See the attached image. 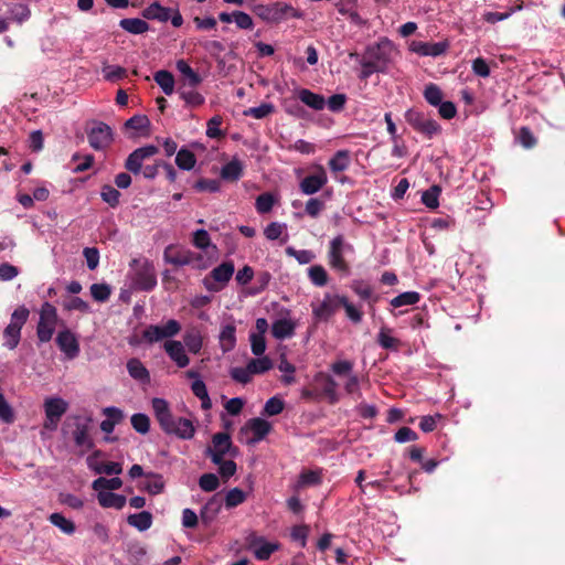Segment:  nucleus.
Instances as JSON below:
<instances>
[{"mask_svg": "<svg viewBox=\"0 0 565 565\" xmlns=\"http://www.w3.org/2000/svg\"><path fill=\"white\" fill-rule=\"evenodd\" d=\"M350 254H354V247L342 235H338L330 241L328 263L333 270L349 275L350 264L345 257Z\"/></svg>", "mask_w": 565, "mask_h": 565, "instance_id": "f257e3e1", "label": "nucleus"}, {"mask_svg": "<svg viewBox=\"0 0 565 565\" xmlns=\"http://www.w3.org/2000/svg\"><path fill=\"white\" fill-rule=\"evenodd\" d=\"M257 15L266 22L278 23L288 18L302 19L303 13L290 4L275 2L268 6H258Z\"/></svg>", "mask_w": 565, "mask_h": 565, "instance_id": "f03ea898", "label": "nucleus"}, {"mask_svg": "<svg viewBox=\"0 0 565 565\" xmlns=\"http://www.w3.org/2000/svg\"><path fill=\"white\" fill-rule=\"evenodd\" d=\"M342 297L338 294L326 292L322 299H315L310 307L316 322L329 321L341 308Z\"/></svg>", "mask_w": 565, "mask_h": 565, "instance_id": "7ed1b4c3", "label": "nucleus"}, {"mask_svg": "<svg viewBox=\"0 0 565 565\" xmlns=\"http://www.w3.org/2000/svg\"><path fill=\"white\" fill-rule=\"evenodd\" d=\"M132 269V282L136 288L149 291L157 285V275L152 263L147 259H134L130 264Z\"/></svg>", "mask_w": 565, "mask_h": 565, "instance_id": "20e7f679", "label": "nucleus"}, {"mask_svg": "<svg viewBox=\"0 0 565 565\" xmlns=\"http://www.w3.org/2000/svg\"><path fill=\"white\" fill-rule=\"evenodd\" d=\"M30 311L24 306L17 308L10 319V323L3 331L4 347L13 350L18 347L21 338V329L29 318Z\"/></svg>", "mask_w": 565, "mask_h": 565, "instance_id": "39448f33", "label": "nucleus"}, {"mask_svg": "<svg viewBox=\"0 0 565 565\" xmlns=\"http://www.w3.org/2000/svg\"><path fill=\"white\" fill-rule=\"evenodd\" d=\"M57 321L56 308L50 302H44L40 309V319L36 327V335L41 342H49L52 339Z\"/></svg>", "mask_w": 565, "mask_h": 565, "instance_id": "423d86ee", "label": "nucleus"}, {"mask_svg": "<svg viewBox=\"0 0 565 565\" xmlns=\"http://www.w3.org/2000/svg\"><path fill=\"white\" fill-rule=\"evenodd\" d=\"M394 54V44L387 39H382L376 44L370 45L365 52V56L384 72L392 62Z\"/></svg>", "mask_w": 565, "mask_h": 565, "instance_id": "0eeeda50", "label": "nucleus"}, {"mask_svg": "<svg viewBox=\"0 0 565 565\" xmlns=\"http://www.w3.org/2000/svg\"><path fill=\"white\" fill-rule=\"evenodd\" d=\"M235 271L234 265L231 262H225L215 267L210 275L205 276L202 280L203 286L211 292L221 291L232 278Z\"/></svg>", "mask_w": 565, "mask_h": 565, "instance_id": "6e6552de", "label": "nucleus"}, {"mask_svg": "<svg viewBox=\"0 0 565 565\" xmlns=\"http://www.w3.org/2000/svg\"><path fill=\"white\" fill-rule=\"evenodd\" d=\"M181 331V324L174 319H169L163 324H150L142 331V338L149 343H156L163 339L171 340Z\"/></svg>", "mask_w": 565, "mask_h": 565, "instance_id": "1a4fd4ad", "label": "nucleus"}, {"mask_svg": "<svg viewBox=\"0 0 565 565\" xmlns=\"http://www.w3.org/2000/svg\"><path fill=\"white\" fill-rule=\"evenodd\" d=\"M248 550L257 561H267L280 548V544L275 541H267L266 537L250 532L246 537Z\"/></svg>", "mask_w": 565, "mask_h": 565, "instance_id": "9d476101", "label": "nucleus"}, {"mask_svg": "<svg viewBox=\"0 0 565 565\" xmlns=\"http://www.w3.org/2000/svg\"><path fill=\"white\" fill-rule=\"evenodd\" d=\"M236 448L233 447L231 437L226 433H217L212 437V444L206 449V455L213 463H220L226 456L234 457Z\"/></svg>", "mask_w": 565, "mask_h": 565, "instance_id": "9b49d317", "label": "nucleus"}, {"mask_svg": "<svg viewBox=\"0 0 565 565\" xmlns=\"http://www.w3.org/2000/svg\"><path fill=\"white\" fill-rule=\"evenodd\" d=\"M43 407L45 413L44 428L55 430L61 418L68 409V403L62 397H47Z\"/></svg>", "mask_w": 565, "mask_h": 565, "instance_id": "f8f14e48", "label": "nucleus"}, {"mask_svg": "<svg viewBox=\"0 0 565 565\" xmlns=\"http://www.w3.org/2000/svg\"><path fill=\"white\" fill-rule=\"evenodd\" d=\"M271 425L267 420L255 417L246 422L241 428L239 435L248 445H254L263 440L270 431Z\"/></svg>", "mask_w": 565, "mask_h": 565, "instance_id": "ddd939ff", "label": "nucleus"}, {"mask_svg": "<svg viewBox=\"0 0 565 565\" xmlns=\"http://www.w3.org/2000/svg\"><path fill=\"white\" fill-rule=\"evenodd\" d=\"M405 119L415 130L428 138H433L439 134L441 129L436 120L426 117L423 113L416 109H408L405 113Z\"/></svg>", "mask_w": 565, "mask_h": 565, "instance_id": "4468645a", "label": "nucleus"}, {"mask_svg": "<svg viewBox=\"0 0 565 565\" xmlns=\"http://www.w3.org/2000/svg\"><path fill=\"white\" fill-rule=\"evenodd\" d=\"M87 138L92 148L103 150L113 141V131L104 122H94L93 127L87 131Z\"/></svg>", "mask_w": 565, "mask_h": 565, "instance_id": "2eb2a0df", "label": "nucleus"}, {"mask_svg": "<svg viewBox=\"0 0 565 565\" xmlns=\"http://www.w3.org/2000/svg\"><path fill=\"white\" fill-rule=\"evenodd\" d=\"M158 148L152 145H148L134 150L125 162V168L134 174L140 173L143 161L158 153Z\"/></svg>", "mask_w": 565, "mask_h": 565, "instance_id": "dca6fc26", "label": "nucleus"}, {"mask_svg": "<svg viewBox=\"0 0 565 565\" xmlns=\"http://www.w3.org/2000/svg\"><path fill=\"white\" fill-rule=\"evenodd\" d=\"M162 430L181 439H191L195 434V427L191 419L175 418L174 416L163 426Z\"/></svg>", "mask_w": 565, "mask_h": 565, "instance_id": "f3484780", "label": "nucleus"}, {"mask_svg": "<svg viewBox=\"0 0 565 565\" xmlns=\"http://www.w3.org/2000/svg\"><path fill=\"white\" fill-rule=\"evenodd\" d=\"M328 182V175L322 166H318L316 172L303 178L299 184L301 192L312 195L319 192Z\"/></svg>", "mask_w": 565, "mask_h": 565, "instance_id": "a211bd4d", "label": "nucleus"}, {"mask_svg": "<svg viewBox=\"0 0 565 565\" xmlns=\"http://www.w3.org/2000/svg\"><path fill=\"white\" fill-rule=\"evenodd\" d=\"M76 419L77 422L73 431L75 445L85 451L90 450L94 446V443L89 436L92 417H77Z\"/></svg>", "mask_w": 565, "mask_h": 565, "instance_id": "6ab92c4d", "label": "nucleus"}, {"mask_svg": "<svg viewBox=\"0 0 565 565\" xmlns=\"http://www.w3.org/2000/svg\"><path fill=\"white\" fill-rule=\"evenodd\" d=\"M164 352L169 359L180 369H184L190 364V358L186 348L181 341L167 340L163 344Z\"/></svg>", "mask_w": 565, "mask_h": 565, "instance_id": "aec40b11", "label": "nucleus"}, {"mask_svg": "<svg viewBox=\"0 0 565 565\" xmlns=\"http://www.w3.org/2000/svg\"><path fill=\"white\" fill-rule=\"evenodd\" d=\"M56 343L68 360H73L79 354L77 337L68 329L58 332Z\"/></svg>", "mask_w": 565, "mask_h": 565, "instance_id": "412c9836", "label": "nucleus"}, {"mask_svg": "<svg viewBox=\"0 0 565 565\" xmlns=\"http://www.w3.org/2000/svg\"><path fill=\"white\" fill-rule=\"evenodd\" d=\"M449 44L448 42H436V43H429V42H423V41H413L411 43V51L420 55V56H439L446 53L448 50Z\"/></svg>", "mask_w": 565, "mask_h": 565, "instance_id": "4be33fe9", "label": "nucleus"}, {"mask_svg": "<svg viewBox=\"0 0 565 565\" xmlns=\"http://www.w3.org/2000/svg\"><path fill=\"white\" fill-rule=\"evenodd\" d=\"M297 323L288 317L275 320L271 324L273 337L278 340L291 338L295 334Z\"/></svg>", "mask_w": 565, "mask_h": 565, "instance_id": "5701e85b", "label": "nucleus"}, {"mask_svg": "<svg viewBox=\"0 0 565 565\" xmlns=\"http://www.w3.org/2000/svg\"><path fill=\"white\" fill-rule=\"evenodd\" d=\"M103 414L106 416V418L100 423V429L105 434H111L115 429V426L122 420L124 413L121 409L110 406L104 408Z\"/></svg>", "mask_w": 565, "mask_h": 565, "instance_id": "b1692460", "label": "nucleus"}, {"mask_svg": "<svg viewBox=\"0 0 565 565\" xmlns=\"http://www.w3.org/2000/svg\"><path fill=\"white\" fill-rule=\"evenodd\" d=\"M220 348L224 353L232 351L236 345V327L233 323L222 327L218 335Z\"/></svg>", "mask_w": 565, "mask_h": 565, "instance_id": "393cba45", "label": "nucleus"}, {"mask_svg": "<svg viewBox=\"0 0 565 565\" xmlns=\"http://www.w3.org/2000/svg\"><path fill=\"white\" fill-rule=\"evenodd\" d=\"M127 371L134 380L140 383L150 382V373L139 359L132 358L128 360Z\"/></svg>", "mask_w": 565, "mask_h": 565, "instance_id": "a878e982", "label": "nucleus"}, {"mask_svg": "<svg viewBox=\"0 0 565 565\" xmlns=\"http://www.w3.org/2000/svg\"><path fill=\"white\" fill-rule=\"evenodd\" d=\"M154 416L161 428L173 417L169 403L163 399L156 397L151 402Z\"/></svg>", "mask_w": 565, "mask_h": 565, "instance_id": "bb28decb", "label": "nucleus"}, {"mask_svg": "<svg viewBox=\"0 0 565 565\" xmlns=\"http://www.w3.org/2000/svg\"><path fill=\"white\" fill-rule=\"evenodd\" d=\"M97 499L103 508H114L117 510H121L127 502L125 495L117 494L110 491H100L97 494Z\"/></svg>", "mask_w": 565, "mask_h": 565, "instance_id": "cd10ccee", "label": "nucleus"}, {"mask_svg": "<svg viewBox=\"0 0 565 565\" xmlns=\"http://www.w3.org/2000/svg\"><path fill=\"white\" fill-rule=\"evenodd\" d=\"M298 98L306 106H308L315 110H322L326 107L324 97L322 95L316 94L307 88L299 89Z\"/></svg>", "mask_w": 565, "mask_h": 565, "instance_id": "c85d7f7f", "label": "nucleus"}, {"mask_svg": "<svg viewBox=\"0 0 565 565\" xmlns=\"http://www.w3.org/2000/svg\"><path fill=\"white\" fill-rule=\"evenodd\" d=\"M171 10L161 6L159 2H153L142 11V17L148 20H157L167 22L170 19Z\"/></svg>", "mask_w": 565, "mask_h": 565, "instance_id": "c756f323", "label": "nucleus"}, {"mask_svg": "<svg viewBox=\"0 0 565 565\" xmlns=\"http://www.w3.org/2000/svg\"><path fill=\"white\" fill-rule=\"evenodd\" d=\"M119 26L130 34H143L149 31V24L139 18H126L119 21Z\"/></svg>", "mask_w": 565, "mask_h": 565, "instance_id": "7c9ffc66", "label": "nucleus"}, {"mask_svg": "<svg viewBox=\"0 0 565 565\" xmlns=\"http://www.w3.org/2000/svg\"><path fill=\"white\" fill-rule=\"evenodd\" d=\"M127 523L138 531L145 532L152 525V514L148 511L130 514L127 518Z\"/></svg>", "mask_w": 565, "mask_h": 565, "instance_id": "2f4dec72", "label": "nucleus"}, {"mask_svg": "<svg viewBox=\"0 0 565 565\" xmlns=\"http://www.w3.org/2000/svg\"><path fill=\"white\" fill-rule=\"evenodd\" d=\"M49 521L52 525L56 526L62 533L72 535L76 531L75 523L65 518L62 513L54 512L50 514Z\"/></svg>", "mask_w": 565, "mask_h": 565, "instance_id": "473e14b6", "label": "nucleus"}, {"mask_svg": "<svg viewBox=\"0 0 565 565\" xmlns=\"http://www.w3.org/2000/svg\"><path fill=\"white\" fill-rule=\"evenodd\" d=\"M243 174V163L234 158L223 166L221 177L227 181H237Z\"/></svg>", "mask_w": 565, "mask_h": 565, "instance_id": "72a5a7b5", "label": "nucleus"}, {"mask_svg": "<svg viewBox=\"0 0 565 565\" xmlns=\"http://www.w3.org/2000/svg\"><path fill=\"white\" fill-rule=\"evenodd\" d=\"M350 152L348 150H339L329 160V168L333 173L342 172L350 166Z\"/></svg>", "mask_w": 565, "mask_h": 565, "instance_id": "f704fd0d", "label": "nucleus"}, {"mask_svg": "<svg viewBox=\"0 0 565 565\" xmlns=\"http://www.w3.org/2000/svg\"><path fill=\"white\" fill-rule=\"evenodd\" d=\"M175 66L189 86L194 87L202 82L201 76L184 60L177 61Z\"/></svg>", "mask_w": 565, "mask_h": 565, "instance_id": "c9c22d12", "label": "nucleus"}, {"mask_svg": "<svg viewBox=\"0 0 565 565\" xmlns=\"http://www.w3.org/2000/svg\"><path fill=\"white\" fill-rule=\"evenodd\" d=\"M377 343L383 348V349H388V350H398L399 348V340L396 339L395 337H393V330L388 327H381L380 331H379V334H377Z\"/></svg>", "mask_w": 565, "mask_h": 565, "instance_id": "e433bc0d", "label": "nucleus"}, {"mask_svg": "<svg viewBox=\"0 0 565 565\" xmlns=\"http://www.w3.org/2000/svg\"><path fill=\"white\" fill-rule=\"evenodd\" d=\"M182 343L190 353L198 354L203 348V338L196 330L188 331L183 335Z\"/></svg>", "mask_w": 565, "mask_h": 565, "instance_id": "4c0bfd02", "label": "nucleus"}, {"mask_svg": "<svg viewBox=\"0 0 565 565\" xmlns=\"http://www.w3.org/2000/svg\"><path fill=\"white\" fill-rule=\"evenodd\" d=\"M153 79L166 95H171L174 92V77L170 72L158 71L154 73Z\"/></svg>", "mask_w": 565, "mask_h": 565, "instance_id": "58836bf2", "label": "nucleus"}, {"mask_svg": "<svg viewBox=\"0 0 565 565\" xmlns=\"http://www.w3.org/2000/svg\"><path fill=\"white\" fill-rule=\"evenodd\" d=\"M192 393L201 401V406L203 409H210L212 406L211 398L207 393V388L202 379H196L191 384Z\"/></svg>", "mask_w": 565, "mask_h": 565, "instance_id": "ea45409f", "label": "nucleus"}, {"mask_svg": "<svg viewBox=\"0 0 565 565\" xmlns=\"http://www.w3.org/2000/svg\"><path fill=\"white\" fill-rule=\"evenodd\" d=\"M175 164L181 170L190 171L196 164V158L192 151L181 148L175 156Z\"/></svg>", "mask_w": 565, "mask_h": 565, "instance_id": "a19ab883", "label": "nucleus"}, {"mask_svg": "<svg viewBox=\"0 0 565 565\" xmlns=\"http://www.w3.org/2000/svg\"><path fill=\"white\" fill-rule=\"evenodd\" d=\"M308 277L316 287H323L328 284L329 275L321 265L310 266L307 270Z\"/></svg>", "mask_w": 565, "mask_h": 565, "instance_id": "79ce46f5", "label": "nucleus"}, {"mask_svg": "<svg viewBox=\"0 0 565 565\" xmlns=\"http://www.w3.org/2000/svg\"><path fill=\"white\" fill-rule=\"evenodd\" d=\"M122 481L118 477H114L111 479H106L104 477H99L96 480L93 481V489L97 491L98 493L100 491H110L111 490H118L121 488Z\"/></svg>", "mask_w": 565, "mask_h": 565, "instance_id": "37998d69", "label": "nucleus"}, {"mask_svg": "<svg viewBox=\"0 0 565 565\" xmlns=\"http://www.w3.org/2000/svg\"><path fill=\"white\" fill-rule=\"evenodd\" d=\"M420 299V296L417 291H405L394 297L390 305L393 308H399L404 306H413L416 305Z\"/></svg>", "mask_w": 565, "mask_h": 565, "instance_id": "c03bdc74", "label": "nucleus"}, {"mask_svg": "<svg viewBox=\"0 0 565 565\" xmlns=\"http://www.w3.org/2000/svg\"><path fill=\"white\" fill-rule=\"evenodd\" d=\"M286 254L294 257L300 265L310 264L316 259V254L309 249H296L292 246L286 248Z\"/></svg>", "mask_w": 565, "mask_h": 565, "instance_id": "a18cd8bd", "label": "nucleus"}, {"mask_svg": "<svg viewBox=\"0 0 565 565\" xmlns=\"http://www.w3.org/2000/svg\"><path fill=\"white\" fill-rule=\"evenodd\" d=\"M321 482L320 470H305L300 473L297 488H305L310 486H317Z\"/></svg>", "mask_w": 565, "mask_h": 565, "instance_id": "49530a36", "label": "nucleus"}, {"mask_svg": "<svg viewBox=\"0 0 565 565\" xmlns=\"http://www.w3.org/2000/svg\"><path fill=\"white\" fill-rule=\"evenodd\" d=\"M9 13H10V18L13 21L21 24L24 21L29 20L30 15H31V10L26 4L17 3L10 8Z\"/></svg>", "mask_w": 565, "mask_h": 565, "instance_id": "de8ad7c7", "label": "nucleus"}, {"mask_svg": "<svg viewBox=\"0 0 565 565\" xmlns=\"http://www.w3.org/2000/svg\"><path fill=\"white\" fill-rule=\"evenodd\" d=\"M246 498L247 495L243 490L233 488L225 495V507L227 509L235 508L245 502Z\"/></svg>", "mask_w": 565, "mask_h": 565, "instance_id": "09e8293b", "label": "nucleus"}, {"mask_svg": "<svg viewBox=\"0 0 565 565\" xmlns=\"http://www.w3.org/2000/svg\"><path fill=\"white\" fill-rule=\"evenodd\" d=\"M249 370L254 374H262L269 371L273 367V362L268 356H260L253 359L248 363Z\"/></svg>", "mask_w": 565, "mask_h": 565, "instance_id": "8fccbe9b", "label": "nucleus"}, {"mask_svg": "<svg viewBox=\"0 0 565 565\" xmlns=\"http://www.w3.org/2000/svg\"><path fill=\"white\" fill-rule=\"evenodd\" d=\"M278 370L284 373L282 382L287 385L295 382L294 373L296 371L295 366L286 359L285 355H281Z\"/></svg>", "mask_w": 565, "mask_h": 565, "instance_id": "3c124183", "label": "nucleus"}, {"mask_svg": "<svg viewBox=\"0 0 565 565\" xmlns=\"http://www.w3.org/2000/svg\"><path fill=\"white\" fill-rule=\"evenodd\" d=\"M127 74V71L118 65H105L103 67L104 78L108 82H117L124 78Z\"/></svg>", "mask_w": 565, "mask_h": 565, "instance_id": "603ef678", "label": "nucleus"}, {"mask_svg": "<svg viewBox=\"0 0 565 565\" xmlns=\"http://www.w3.org/2000/svg\"><path fill=\"white\" fill-rule=\"evenodd\" d=\"M63 307L67 311H79L83 313L90 312V307H89L88 302H86L85 300H83L79 297L70 298L68 300H66L63 303Z\"/></svg>", "mask_w": 565, "mask_h": 565, "instance_id": "864d4df0", "label": "nucleus"}, {"mask_svg": "<svg viewBox=\"0 0 565 565\" xmlns=\"http://www.w3.org/2000/svg\"><path fill=\"white\" fill-rule=\"evenodd\" d=\"M424 97L430 105L438 106L443 100V92L437 85L429 84L425 87Z\"/></svg>", "mask_w": 565, "mask_h": 565, "instance_id": "5fc2aeb1", "label": "nucleus"}, {"mask_svg": "<svg viewBox=\"0 0 565 565\" xmlns=\"http://www.w3.org/2000/svg\"><path fill=\"white\" fill-rule=\"evenodd\" d=\"M199 486L203 491L212 492L220 487V480L214 473H204L199 479Z\"/></svg>", "mask_w": 565, "mask_h": 565, "instance_id": "6e6d98bb", "label": "nucleus"}, {"mask_svg": "<svg viewBox=\"0 0 565 565\" xmlns=\"http://www.w3.org/2000/svg\"><path fill=\"white\" fill-rule=\"evenodd\" d=\"M110 294L111 289L106 284H93L90 286V295L96 301L104 302L108 300Z\"/></svg>", "mask_w": 565, "mask_h": 565, "instance_id": "4d7b16f0", "label": "nucleus"}, {"mask_svg": "<svg viewBox=\"0 0 565 565\" xmlns=\"http://www.w3.org/2000/svg\"><path fill=\"white\" fill-rule=\"evenodd\" d=\"M166 259H167L168 263H170L172 265L185 266V265L192 264L194 258L192 256V252L183 250V252H179V253H177L175 255H172V256H168L166 254Z\"/></svg>", "mask_w": 565, "mask_h": 565, "instance_id": "13d9d810", "label": "nucleus"}, {"mask_svg": "<svg viewBox=\"0 0 565 565\" xmlns=\"http://www.w3.org/2000/svg\"><path fill=\"white\" fill-rule=\"evenodd\" d=\"M275 200L270 193H263L256 199V210L260 214H265L271 211Z\"/></svg>", "mask_w": 565, "mask_h": 565, "instance_id": "bf43d9fd", "label": "nucleus"}, {"mask_svg": "<svg viewBox=\"0 0 565 565\" xmlns=\"http://www.w3.org/2000/svg\"><path fill=\"white\" fill-rule=\"evenodd\" d=\"M341 307L344 308L347 317L353 323H360L362 321V312L359 308H356L353 303H351L347 297H342Z\"/></svg>", "mask_w": 565, "mask_h": 565, "instance_id": "052dcab7", "label": "nucleus"}, {"mask_svg": "<svg viewBox=\"0 0 565 565\" xmlns=\"http://www.w3.org/2000/svg\"><path fill=\"white\" fill-rule=\"evenodd\" d=\"M100 196L104 202L108 203L111 207H115L119 203L120 193L111 185H104L102 188Z\"/></svg>", "mask_w": 565, "mask_h": 565, "instance_id": "680f3d73", "label": "nucleus"}, {"mask_svg": "<svg viewBox=\"0 0 565 565\" xmlns=\"http://www.w3.org/2000/svg\"><path fill=\"white\" fill-rule=\"evenodd\" d=\"M180 96L185 102L186 105L193 107L200 106L205 102L204 96L196 90L182 89L180 90Z\"/></svg>", "mask_w": 565, "mask_h": 565, "instance_id": "e2e57ef3", "label": "nucleus"}, {"mask_svg": "<svg viewBox=\"0 0 565 565\" xmlns=\"http://www.w3.org/2000/svg\"><path fill=\"white\" fill-rule=\"evenodd\" d=\"M284 401L277 396L270 397L264 406V413L268 416H275L282 412L284 409Z\"/></svg>", "mask_w": 565, "mask_h": 565, "instance_id": "0e129e2a", "label": "nucleus"}, {"mask_svg": "<svg viewBox=\"0 0 565 565\" xmlns=\"http://www.w3.org/2000/svg\"><path fill=\"white\" fill-rule=\"evenodd\" d=\"M150 480L145 484L146 490L151 494H159L163 491L164 482L161 476L150 473Z\"/></svg>", "mask_w": 565, "mask_h": 565, "instance_id": "69168bd1", "label": "nucleus"}, {"mask_svg": "<svg viewBox=\"0 0 565 565\" xmlns=\"http://www.w3.org/2000/svg\"><path fill=\"white\" fill-rule=\"evenodd\" d=\"M222 122H223V118L221 116L216 115V116L212 117L207 121L206 136L210 138L222 137L224 135L220 128Z\"/></svg>", "mask_w": 565, "mask_h": 565, "instance_id": "338daca9", "label": "nucleus"}, {"mask_svg": "<svg viewBox=\"0 0 565 565\" xmlns=\"http://www.w3.org/2000/svg\"><path fill=\"white\" fill-rule=\"evenodd\" d=\"M131 425L136 431L140 434H146L149 431L150 422L147 415L135 414L131 417Z\"/></svg>", "mask_w": 565, "mask_h": 565, "instance_id": "774afa93", "label": "nucleus"}]
</instances>
